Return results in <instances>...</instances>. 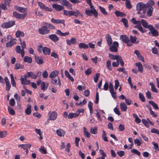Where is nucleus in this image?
Here are the masks:
<instances>
[{"label": "nucleus", "mask_w": 159, "mask_h": 159, "mask_svg": "<svg viewBox=\"0 0 159 159\" xmlns=\"http://www.w3.org/2000/svg\"><path fill=\"white\" fill-rule=\"evenodd\" d=\"M85 13L89 16H92L93 15L96 18L98 16V13L95 9H93L91 10H86L85 11Z\"/></svg>", "instance_id": "obj_1"}, {"label": "nucleus", "mask_w": 159, "mask_h": 159, "mask_svg": "<svg viewBox=\"0 0 159 159\" xmlns=\"http://www.w3.org/2000/svg\"><path fill=\"white\" fill-rule=\"evenodd\" d=\"M136 23V24H137V25H135L134 27L137 29L142 33H145L146 32V30L143 29L141 25L142 24V19L141 20H137Z\"/></svg>", "instance_id": "obj_2"}, {"label": "nucleus", "mask_w": 159, "mask_h": 159, "mask_svg": "<svg viewBox=\"0 0 159 159\" xmlns=\"http://www.w3.org/2000/svg\"><path fill=\"white\" fill-rule=\"evenodd\" d=\"M110 47V50L112 52H116L118 51L117 48L119 47V43L116 41H114L113 42L112 45Z\"/></svg>", "instance_id": "obj_3"}, {"label": "nucleus", "mask_w": 159, "mask_h": 159, "mask_svg": "<svg viewBox=\"0 0 159 159\" xmlns=\"http://www.w3.org/2000/svg\"><path fill=\"white\" fill-rule=\"evenodd\" d=\"M38 31L39 33L41 34H46L50 32V30L48 29L47 27L45 26L39 29Z\"/></svg>", "instance_id": "obj_4"}, {"label": "nucleus", "mask_w": 159, "mask_h": 159, "mask_svg": "<svg viewBox=\"0 0 159 159\" xmlns=\"http://www.w3.org/2000/svg\"><path fill=\"white\" fill-rule=\"evenodd\" d=\"M15 24V21L11 20L8 22L4 23L2 25V27L4 28H8L11 27Z\"/></svg>", "instance_id": "obj_5"}, {"label": "nucleus", "mask_w": 159, "mask_h": 159, "mask_svg": "<svg viewBox=\"0 0 159 159\" xmlns=\"http://www.w3.org/2000/svg\"><path fill=\"white\" fill-rule=\"evenodd\" d=\"M146 9L147 7L146 5L142 2H139L136 5V10L139 11H140L144 9Z\"/></svg>", "instance_id": "obj_6"}, {"label": "nucleus", "mask_w": 159, "mask_h": 159, "mask_svg": "<svg viewBox=\"0 0 159 159\" xmlns=\"http://www.w3.org/2000/svg\"><path fill=\"white\" fill-rule=\"evenodd\" d=\"M27 14H20L17 13L16 11H15L13 12V16L17 18L23 19L25 16Z\"/></svg>", "instance_id": "obj_7"}, {"label": "nucleus", "mask_w": 159, "mask_h": 159, "mask_svg": "<svg viewBox=\"0 0 159 159\" xmlns=\"http://www.w3.org/2000/svg\"><path fill=\"white\" fill-rule=\"evenodd\" d=\"M149 30L150 31L152 35L153 36L157 37L159 35V33L152 26H151Z\"/></svg>", "instance_id": "obj_8"}, {"label": "nucleus", "mask_w": 159, "mask_h": 159, "mask_svg": "<svg viewBox=\"0 0 159 159\" xmlns=\"http://www.w3.org/2000/svg\"><path fill=\"white\" fill-rule=\"evenodd\" d=\"M51 22L54 23L55 24H63L64 26H65V21L63 20H60V19H55L54 18H52L51 20Z\"/></svg>", "instance_id": "obj_9"}, {"label": "nucleus", "mask_w": 159, "mask_h": 159, "mask_svg": "<svg viewBox=\"0 0 159 159\" xmlns=\"http://www.w3.org/2000/svg\"><path fill=\"white\" fill-rule=\"evenodd\" d=\"M16 40L15 39H12L11 40L6 43V47L7 48L11 47L16 43Z\"/></svg>", "instance_id": "obj_10"}, {"label": "nucleus", "mask_w": 159, "mask_h": 159, "mask_svg": "<svg viewBox=\"0 0 159 159\" xmlns=\"http://www.w3.org/2000/svg\"><path fill=\"white\" fill-rule=\"evenodd\" d=\"M61 3L63 5L68 7L69 9H72L71 5L66 0H61Z\"/></svg>", "instance_id": "obj_11"}, {"label": "nucleus", "mask_w": 159, "mask_h": 159, "mask_svg": "<svg viewBox=\"0 0 159 159\" xmlns=\"http://www.w3.org/2000/svg\"><path fill=\"white\" fill-rule=\"evenodd\" d=\"M31 146V145L30 143L19 144L18 145V147H21L24 150L30 148Z\"/></svg>", "instance_id": "obj_12"}, {"label": "nucleus", "mask_w": 159, "mask_h": 159, "mask_svg": "<svg viewBox=\"0 0 159 159\" xmlns=\"http://www.w3.org/2000/svg\"><path fill=\"white\" fill-rule=\"evenodd\" d=\"M52 7L57 11H60L64 9V7L63 6L57 4H53Z\"/></svg>", "instance_id": "obj_13"}, {"label": "nucleus", "mask_w": 159, "mask_h": 159, "mask_svg": "<svg viewBox=\"0 0 159 159\" xmlns=\"http://www.w3.org/2000/svg\"><path fill=\"white\" fill-rule=\"evenodd\" d=\"M15 8L16 10L21 13H25L27 11L26 8L20 7L18 6H15Z\"/></svg>", "instance_id": "obj_14"}, {"label": "nucleus", "mask_w": 159, "mask_h": 159, "mask_svg": "<svg viewBox=\"0 0 159 159\" xmlns=\"http://www.w3.org/2000/svg\"><path fill=\"white\" fill-rule=\"evenodd\" d=\"M57 82H58V84L59 86H61V84L60 81V78L59 77H58V79H54V78H52V79L51 80V83L55 85H57Z\"/></svg>", "instance_id": "obj_15"}, {"label": "nucleus", "mask_w": 159, "mask_h": 159, "mask_svg": "<svg viewBox=\"0 0 159 159\" xmlns=\"http://www.w3.org/2000/svg\"><path fill=\"white\" fill-rule=\"evenodd\" d=\"M106 39L107 42V43L108 46H110L111 45L112 41L110 35L108 34L106 36Z\"/></svg>", "instance_id": "obj_16"}, {"label": "nucleus", "mask_w": 159, "mask_h": 159, "mask_svg": "<svg viewBox=\"0 0 159 159\" xmlns=\"http://www.w3.org/2000/svg\"><path fill=\"white\" fill-rule=\"evenodd\" d=\"M78 15H80L81 16H83V14L81 13L79 10H76L75 11H71L70 13V16L73 15L77 17Z\"/></svg>", "instance_id": "obj_17"}, {"label": "nucleus", "mask_w": 159, "mask_h": 159, "mask_svg": "<svg viewBox=\"0 0 159 159\" xmlns=\"http://www.w3.org/2000/svg\"><path fill=\"white\" fill-rule=\"evenodd\" d=\"M35 60L37 63L39 65H41L43 63V59L41 57L37 55L35 56Z\"/></svg>", "instance_id": "obj_18"}, {"label": "nucleus", "mask_w": 159, "mask_h": 159, "mask_svg": "<svg viewBox=\"0 0 159 159\" xmlns=\"http://www.w3.org/2000/svg\"><path fill=\"white\" fill-rule=\"evenodd\" d=\"M142 24L144 28H148V29H149L151 26H152L150 25H149L148 22L143 19H142Z\"/></svg>", "instance_id": "obj_19"}, {"label": "nucleus", "mask_w": 159, "mask_h": 159, "mask_svg": "<svg viewBox=\"0 0 159 159\" xmlns=\"http://www.w3.org/2000/svg\"><path fill=\"white\" fill-rule=\"evenodd\" d=\"M42 51L44 54L45 55H49L51 52L50 49L46 47L43 48Z\"/></svg>", "instance_id": "obj_20"}, {"label": "nucleus", "mask_w": 159, "mask_h": 159, "mask_svg": "<svg viewBox=\"0 0 159 159\" xmlns=\"http://www.w3.org/2000/svg\"><path fill=\"white\" fill-rule=\"evenodd\" d=\"M49 37L51 40L54 42H56L59 40V38L55 34L50 35Z\"/></svg>", "instance_id": "obj_21"}, {"label": "nucleus", "mask_w": 159, "mask_h": 159, "mask_svg": "<svg viewBox=\"0 0 159 159\" xmlns=\"http://www.w3.org/2000/svg\"><path fill=\"white\" fill-rule=\"evenodd\" d=\"M57 134L60 137L63 136L65 134V132L62 129H59L56 131Z\"/></svg>", "instance_id": "obj_22"}, {"label": "nucleus", "mask_w": 159, "mask_h": 159, "mask_svg": "<svg viewBox=\"0 0 159 159\" xmlns=\"http://www.w3.org/2000/svg\"><path fill=\"white\" fill-rule=\"evenodd\" d=\"M59 73L58 71L55 70L52 72L50 74L49 77L51 78H54L57 76Z\"/></svg>", "instance_id": "obj_23"}, {"label": "nucleus", "mask_w": 159, "mask_h": 159, "mask_svg": "<svg viewBox=\"0 0 159 159\" xmlns=\"http://www.w3.org/2000/svg\"><path fill=\"white\" fill-rule=\"evenodd\" d=\"M56 33L61 36H66L69 34V33L68 32H66L64 33H63L59 30H57Z\"/></svg>", "instance_id": "obj_24"}, {"label": "nucleus", "mask_w": 159, "mask_h": 159, "mask_svg": "<svg viewBox=\"0 0 159 159\" xmlns=\"http://www.w3.org/2000/svg\"><path fill=\"white\" fill-rule=\"evenodd\" d=\"M57 114L56 111H53L50 115L49 116L50 120H55L57 116Z\"/></svg>", "instance_id": "obj_25"}, {"label": "nucleus", "mask_w": 159, "mask_h": 159, "mask_svg": "<svg viewBox=\"0 0 159 159\" xmlns=\"http://www.w3.org/2000/svg\"><path fill=\"white\" fill-rule=\"evenodd\" d=\"M27 75L28 77H31L34 79H36L37 78V75L33 72H28Z\"/></svg>", "instance_id": "obj_26"}, {"label": "nucleus", "mask_w": 159, "mask_h": 159, "mask_svg": "<svg viewBox=\"0 0 159 159\" xmlns=\"http://www.w3.org/2000/svg\"><path fill=\"white\" fill-rule=\"evenodd\" d=\"M48 86V84H46L45 82L43 81L41 83V89L42 90L44 91L47 89Z\"/></svg>", "instance_id": "obj_27"}, {"label": "nucleus", "mask_w": 159, "mask_h": 159, "mask_svg": "<svg viewBox=\"0 0 159 159\" xmlns=\"http://www.w3.org/2000/svg\"><path fill=\"white\" fill-rule=\"evenodd\" d=\"M154 4V2L152 0H149L145 4L147 8L152 7Z\"/></svg>", "instance_id": "obj_28"}, {"label": "nucleus", "mask_w": 159, "mask_h": 159, "mask_svg": "<svg viewBox=\"0 0 159 159\" xmlns=\"http://www.w3.org/2000/svg\"><path fill=\"white\" fill-rule=\"evenodd\" d=\"M31 106L30 105H27V107L25 110V113L27 115H30L31 112Z\"/></svg>", "instance_id": "obj_29"}, {"label": "nucleus", "mask_w": 159, "mask_h": 159, "mask_svg": "<svg viewBox=\"0 0 159 159\" xmlns=\"http://www.w3.org/2000/svg\"><path fill=\"white\" fill-rule=\"evenodd\" d=\"M149 85L151 87V89L152 92L155 93H157L158 92V91L156 89L155 86L153 83H150L149 84Z\"/></svg>", "instance_id": "obj_30"}, {"label": "nucleus", "mask_w": 159, "mask_h": 159, "mask_svg": "<svg viewBox=\"0 0 159 159\" xmlns=\"http://www.w3.org/2000/svg\"><path fill=\"white\" fill-rule=\"evenodd\" d=\"M120 109L122 111H125L127 109V107L124 102H121L120 104Z\"/></svg>", "instance_id": "obj_31"}, {"label": "nucleus", "mask_w": 159, "mask_h": 159, "mask_svg": "<svg viewBox=\"0 0 159 159\" xmlns=\"http://www.w3.org/2000/svg\"><path fill=\"white\" fill-rule=\"evenodd\" d=\"M21 83L22 84L24 85H27L29 84L30 82V81L29 80H28L27 79H26V80H24L23 78L22 77V76L21 77V79H20Z\"/></svg>", "instance_id": "obj_32"}, {"label": "nucleus", "mask_w": 159, "mask_h": 159, "mask_svg": "<svg viewBox=\"0 0 159 159\" xmlns=\"http://www.w3.org/2000/svg\"><path fill=\"white\" fill-rule=\"evenodd\" d=\"M134 143L137 146H140L143 143L142 140L141 139H136L134 140Z\"/></svg>", "instance_id": "obj_33"}, {"label": "nucleus", "mask_w": 159, "mask_h": 159, "mask_svg": "<svg viewBox=\"0 0 159 159\" xmlns=\"http://www.w3.org/2000/svg\"><path fill=\"white\" fill-rule=\"evenodd\" d=\"M79 116V114L77 113H70L68 115V118L69 119H72L73 118H76Z\"/></svg>", "instance_id": "obj_34"}, {"label": "nucleus", "mask_w": 159, "mask_h": 159, "mask_svg": "<svg viewBox=\"0 0 159 159\" xmlns=\"http://www.w3.org/2000/svg\"><path fill=\"white\" fill-rule=\"evenodd\" d=\"M83 132L84 136L88 138H89L90 137V134L86 128L84 127L83 128Z\"/></svg>", "instance_id": "obj_35"}, {"label": "nucleus", "mask_w": 159, "mask_h": 159, "mask_svg": "<svg viewBox=\"0 0 159 159\" xmlns=\"http://www.w3.org/2000/svg\"><path fill=\"white\" fill-rule=\"evenodd\" d=\"M136 66H138L139 71L142 73L143 72V70L142 64L140 62L136 63Z\"/></svg>", "instance_id": "obj_36"}, {"label": "nucleus", "mask_w": 159, "mask_h": 159, "mask_svg": "<svg viewBox=\"0 0 159 159\" xmlns=\"http://www.w3.org/2000/svg\"><path fill=\"white\" fill-rule=\"evenodd\" d=\"M115 14L116 15V16L124 17L126 16V15L122 12H120L118 11H116L115 12Z\"/></svg>", "instance_id": "obj_37"}, {"label": "nucleus", "mask_w": 159, "mask_h": 159, "mask_svg": "<svg viewBox=\"0 0 159 159\" xmlns=\"http://www.w3.org/2000/svg\"><path fill=\"white\" fill-rule=\"evenodd\" d=\"M79 47L80 48H83L84 49L87 48L89 47L87 44L83 43L79 44Z\"/></svg>", "instance_id": "obj_38"}, {"label": "nucleus", "mask_w": 159, "mask_h": 159, "mask_svg": "<svg viewBox=\"0 0 159 159\" xmlns=\"http://www.w3.org/2000/svg\"><path fill=\"white\" fill-rule=\"evenodd\" d=\"M120 39L123 42L126 43L128 42L129 39L126 35H121L120 36Z\"/></svg>", "instance_id": "obj_39"}, {"label": "nucleus", "mask_w": 159, "mask_h": 159, "mask_svg": "<svg viewBox=\"0 0 159 159\" xmlns=\"http://www.w3.org/2000/svg\"><path fill=\"white\" fill-rule=\"evenodd\" d=\"M125 4L126 8L128 9H130L132 7V5L130 3V0H126Z\"/></svg>", "instance_id": "obj_40"}, {"label": "nucleus", "mask_w": 159, "mask_h": 159, "mask_svg": "<svg viewBox=\"0 0 159 159\" xmlns=\"http://www.w3.org/2000/svg\"><path fill=\"white\" fill-rule=\"evenodd\" d=\"M24 61L25 62H27L30 63L32 62V59L30 57L25 56L24 58Z\"/></svg>", "instance_id": "obj_41"}, {"label": "nucleus", "mask_w": 159, "mask_h": 159, "mask_svg": "<svg viewBox=\"0 0 159 159\" xmlns=\"http://www.w3.org/2000/svg\"><path fill=\"white\" fill-rule=\"evenodd\" d=\"M153 10V8L152 7H149V8L148 9L147 14L148 16H150L152 15Z\"/></svg>", "instance_id": "obj_42"}, {"label": "nucleus", "mask_w": 159, "mask_h": 159, "mask_svg": "<svg viewBox=\"0 0 159 159\" xmlns=\"http://www.w3.org/2000/svg\"><path fill=\"white\" fill-rule=\"evenodd\" d=\"M44 24L45 25V26L47 27V29L49 28L51 29H54L55 28V27L50 23H47L46 22H44Z\"/></svg>", "instance_id": "obj_43"}, {"label": "nucleus", "mask_w": 159, "mask_h": 159, "mask_svg": "<svg viewBox=\"0 0 159 159\" xmlns=\"http://www.w3.org/2000/svg\"><path fill=\"white\" fill-rule=\"evenodd\" d=\"M98 8L102 14L105 15H107L108 13L104 8L101 6H100L98 7Z\"/></svg>", "instance_id": "obj_44"}, {"label": "nucleus", "mask_w": 159, "mask_h": 159, "mask_svg": "<svg viewBox=\"0 0 159 159\" xmlns=\"http://www.w3.org/2000/svg\"><path fill=\"white\" fill-rule=\"evenodd\" d=\"M16 35L17 37H19L20 36L23 37L24 36V34L20 31H18L16 33Z\"/></svg>", "instance_id": "obj_45"}, {"label": "nucleus", "mask_w": 159, "mask_h": 159, "mask_svg": "<svg viewBox=\"0 0 159 159\" xmlns=\"http://www.w3.org/2000/svg\"><path fill=\"white\" fill-rule=\"evenodd\" d=\"M121 21L122 22L126 27H128L129 26L128 21L127 19L125 18H122Z\"/></svg>", "instance_id": "obj_46"}, {"label": "nucleus", "mask_w": 159, "mask_h": 159, "mask_svg": "<svg viewBox=\"0 0 159 159\" xmlns=\"http://www.w3.org/2000/svg\"><path fill=\"white\" fill-rule=\"evenodd\" d=\"M149 103L151 104L152 106L155 109L157 110L159 108L157 105V104L155 103H154L153 102L151 101H149Z\"/></svg>", "instance_id": "obj_47"}, {"label": "nucleus", "mask_w": 159, "mask_h": 159, "mask_svg": "<svg viewBox=\"0 0 159 159\" xmlns=\"http://www.w3.org/2000/svg\"><path fill=\"white\" fill-rule=\"evenodd\" d=\"M133 117L135 118V122L137 124H139L141 122L140 119L138 117V116L135 114H133Z\"/></svg>", "instance_id": "obj_48"}, {"label": "nucleus", "mask_w": 159, "mask_h": 159, "mask_svg": "<svg viewBox=\"0 0 159 159\" xmlns=\"http://www.w3.org/2000/svg\"><path fill=\"white\" fill-rule=\"evenodd\" d=\"M7 135V131H0V138H3L5 137Z\"/></svg>", "instance_id": "obj_49"}, {"label": "nucleus", "mask_w": 159, "mask_h": 159, "mask_svg": "<svg viewBox=\"0 0 159 159\" xmlns=\"http://www.w3.org/2000/svg\"><path fill=\"white\" fill-rule=\"evenodd\" d=\"M152 143L154 146V148L155 150L159 152V147L158 144L157 143H155L154 142H152Z\"/></svg>", "instance_id": "obj_50"}, {"label": "nucleus", "mask_w": 159, "mask_h": 159, "mask_svg": "<svg viewBox=\"0 0 159 159\" xmlns=\"http://www.w3.org/2000/svg\"><path fill=\"white\" fill-rule=\"evenodd\" d=\"M8 110L9 114L11 115H14L15 114V111L14 110L11 108V107H8Z\"/></svg>", "instance_id": "obj_51"}, {"label": "nucleus", "mask_w": 159, "mask_h": 159, "mask_svg": "<svg viewBox=\"0 0 159 159\" xmlns=\"http://www.w3.org/2000/svg\"><path fill=\"white\" fill-rule=\"evenodd\" d=\"M103 134L102 135V137L103 139L104 140V141L107 142H108V140L107 137L106 136V133L103 130L102 131Z\"/></svg>", "instance_id": "obj_52"}, {"label": "nucleus", "mask_w": 159, "mask_h": 159, "mask_svg": "<svg viewBox=\"0 0 159 159\" xmlns=\"http://www.w3.org/2000/svg\"><path fill=\"white\" fill-rule=\"evenodd\" d=\"M100 75V74L99 73H97L95 74V75L93 77V80L94 82L95 83L97 82L98 78L99 77Z\"/></svg>", "instance_id": "obj_53"}, {"label": "nucleus", "mask_w": 159, "mask_h": 159, "mask_svg": "<svg viewBox=\"0 0 159 159\" xmlns=\"http://www.w3.org/2000/svg\"><path fill=\"white\" fill-rule=\"evenodd\" d=\"M23 66L21 65L19 63H16L15 64V68L16 69H23Z\"/></svg>", "instance_id": "obj_54"}, {"label": "nucleus", "mask_w": 159, "mask_h": 159, "mask_svg": "<svg viewBox=\"0 0 159 159\" xmlns=\"http://www.w3.org/2000/svg\"><path fill=\"white\" fill-rule=\"evenodd\" d=\"M130 39L131 41L133 43H137L138 42H136L137 38L135 37H133L131 35L130 36Z\"/></svg>", "instance_id": "obj_55"}, {"label": "nucleus", "mask_w": 159, "mask_h": 159, "mask_svg": "<svg viewBox=\"0 0 159 159\" xmlns=\"http://www.w3.org/2000/svg\"><path fill=\"white\" fill-rule=\"evenodd\" d=\"M142 122L143 124L147 128H149L150 127V125L149 124L148 122V121L144 119H143L142 120Z\"/></svg>", "instance_id": "obj_56"}, {"label": "nucleus", "mask_w": 159, "mask_h": 159, "mask_svg": "<svg viewBox=\"0 0 159 159\" xmlns=\"http://www.w3.org/2000/svg\"><path fill=\"white\" fill-rule=\"evenodd\" d=\"M132 152L137 155L139 156H140V152L137 150L135 149H133L131 150Z\"/></svg>", "instance_id": "obj_57"}, {"label": "nucleus", "mask_w": 159, "mask_h": 159, "mask_svg": "<svg viewBox=\"0 0 159 159\" xmlns=\"http://www.w3.org/2000/svg\"><path fill=\"white\" fill-rule=\"evenodd\" d=\"M152 52L154 54L159 55V53L158 52V50L157 48L155 47L152 48Z\"/></svg>", "instance_id": "obj_58"}, {"label": "nucleus", "mask_w": 159, "mask_h": 159, "mask_svg": "<svg viewBox=\"0 0 159 159\" xmlns=\"http://www.w3.org/2000/svg\"><path fill=\"white\" fill-rule=\"evenodd\" d=\"M15 50L16 52L18 53H20L21 52H22V48H21L20 47L19 45L16 46L15 48Z\"/></svg>", "instance_id": "obj_59"}, {"label": "nucleus", "mask_w": 159, "mask_h": 159, "mask_svg": "<svg viewBox=\"0 0 159 159\" xmlns=\"http://www.w3.org/2000/svg\"><path fill=\"white\" fill-rule=\"evenodd\" d=\"M107 67L109 70H112L111 62L109 60L107 61Z\"/></svg>", "instance_id": "obj_60"}, {"label": "nucleus", "mask_w": 159, "mask_h": 159, "mask_svg": "<svg viewBox=\"0 0 159 159\" xmlns=\"http://www.w3.org/2000/svg\"><path fill=\"white\" fill-rule=\"evenodd\" d=\"M151 131L152 133H155L159 135V131L157 129L153 128L151 129Z\"/></svg>", "instance_id": "obj_61"}, {"label": "nucleus", "mask_w": 159, "mask_h": 159, "mask_svg": "<svg viewBox=\"0 0 159 159\" xmlns=\"http://www.w3.org/2000/svg\"><path fill=\"white\" fill-rule=\"evenodd\" d=\"M11 38V36L10 35H7V38H3L2 39V42L3 43H4L8 41L9 39Z\"/></svg>", "instance_id": "obj_62"}, {"label": "nucleus", "mask_w": 159, "mask_h": 159, "mask_svg": "<svg viewBox=\"0 0 159 159\" xmlns=\"http://www.w3.org/2000/svg\"><path fill=\"white\" fill-rule=\"evenodd\" d=\"M39 151L42 154H46L47 153V152L46 150L44 147H41L39 149Z\"/></svg>", "instance_id": "obj_63"}, {"label": "nucleus", "mask_w": 159, "mask_h": 159, "mask_svg": "<svg viewBox=\"0 0 159 159\" xmlns=\"http://www.w3.org/2000/svg\"><path fill=\"white\" fill-rule=\"evenodd\" d=\"M117 153L120 157H122L125 154L124 152L123 151L117 152Z\"/></svg>", "instance_id": "obj_64"}]
</instances>
